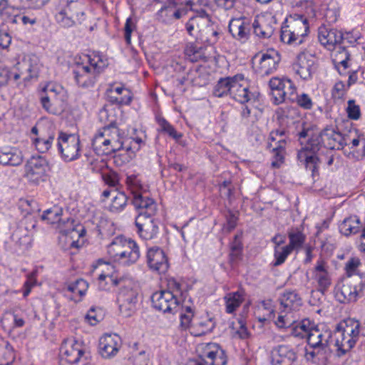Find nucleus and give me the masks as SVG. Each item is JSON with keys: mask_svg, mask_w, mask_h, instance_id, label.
<instances>
[{"mask_svg": "<svg viewBox=\"0 0 365 365\" xmlns=\"http://www.w3.org/2000/svg\"><path fill=\"white\" fill-rule=\"evenodd\" d=\"M309 135V131L303 130L299 133L301 144L303 145L305 142L306 143L299 151L298 158L314 176L319 162L317 152L322 146L330 150L341 149L347 145L349 139L333 127H327L320 133L312 135L307 140L306 138Z\"/></svg>", "mask_w": 365, "mask_h": 365, "instance_id": "nucleus-1", "label": "nucleus"}, {"mask_svg": "<svg viewBox=\"0 0 365 365\" xmlns=\"http://www.w3.org/2000/svg\"><path fill=\"white\" fill-rule=\"evenodd\" d=\"M361 262L357 257L349 258L344 269L349 279L339 282L334 288V296L341 303L355 302L361 297L365 289V274L359 273Z\"/></svg>", "mask_w": 365, "mask_h": 365, "instance_id": "nucleus-2", "label": "nucleus"}, {"mask_svg": "<svg viewBox=\"0 0 365 365\" xmlns=\"http://www.w3.org/2000/svg\"><path fill=\"white\" fill-rule=\"evenodd\" d=\"M332 332L324 326L312 327L305 348L304 357L307 361L317 364H325L328 359L329 346L332 344Z\"/></svg>", "mask_w": 365, "mask_h": 365, "instance_id": "nucleus-3", "label": "nucleus"}, {"mask_svg": "<svg viewBox=\"0 0 365 365\" xmlns=\"http://www.w3.org/2000/svg\"><path fill=\"white\" fill-rule=\"evenodd\" d=\"M107 65V59L99 53L85 56L83 61L77 62L73 68L74 78L77 85L83 88L93 87L98 76Z\"/></svg>", "mask_w": 365, "mask_h": 365, "instance_id": "nucleus-4", "label": "nucleus"}, {"mask_svg": "<svg viewBox=\"0 0 365 365\" xmlns=\"http://www.w3.org/2000/svg\"><path fill=\"white\" fill-rule=\"evenodd\" d=\"M107 253L114 262L129 267L137 262L140 257L138 243L131 238L117 236L107 246Z\"/></svg>", "mask_w": 365, "mask_h": 365, "instance_id": "nucleus-5", "label": "nucleus"}, {"mask_svg": "<svg viewBox=\"0 0 365 365\" xmlns=\"http://www.w3.org/2000/svg\"><path fill=\"white\" fill-rule=\"evenodd\" d=\"M123 132L110 125L99 129L92 138V147L98 155H110L123 147Z\"/></svg>", "mask_w": 365, "mask_h": 365, "instance_id": "nucleus-6", "label": "nucleus"}, {"mask_svg": "<svg viewBox=\"0 0 365 365\" xmlns=\"http://www.w3.org/2000/svg\"><path fill=\"white\" fill-rule=\"evenodd\" d=\"M187 34L202 43L214 44L217 41L218 32L209 15L203 10L189 19L185 24Z\"/></svg>", "mask_w": 365, "mask_h": 365, "instance_id": "nucleus-7", "label": "nucleus"}, {"mask_svg": "<svg viewBox=\"0 0 365 365\" xmlns=\"http://www.w3.org/2000/svg\"><path fill=\"white\" fill-rule=\"evenodd\" d=\"M39 69L38 57L34 54L25 55L11 71L0 68V87L10 80L22 78L24 81H29L38 76Z\"/></svg>", "mask_w": 365, "mask_h": 365, "instance_id": "nucleus-8", "label": "nucleus"}, {"mask_svg": "<svg viewBox=\"0 0 365 365\" xmlns=\"http://www.w3.org/2000/svg\"><path fill=\"white\" fill-rule=\"evenodd\" d=\"M360 334L365 336V329H361L360 323L351 319L346 320L345 325H341L332 335V343L336 348L337 354L342 356L350 351L359 340Z\"/></svg>", "mask_w": 365, "mask_h": 365, "instance_id": "nucleus-9", "label": "nucleus"}, {"mask_svg": "<svg viewBox=\"0 0 365 365\" xmlns=\"http://www.w3.org/2000/svg\"><path fill=\"white\" fill-rule=\"evenodd\" d=\"M309 30V22L306 21L305 17L290 14L281 26L280 39L288 45H300Z\"/></svg>", "mask_w": 365, "mask_h": 365, "instance_id": "nucleus-10", "label": "nucleus"}, {"mask_svg": "<svg viewBox=\"0 0 365 365\" xmlns=\"http://www.w3.org/2000/svg\"><path fill=\"white\" fill-rule=\"evenodd\" d=\"M86 17L81 3L76 0H61L55 15L56 22L64 28L81 24Z\"/></svg>", "mask_w": 365, "mask_h": 365, "instance_id": "nucleus-11", "label": "nucleus"}, {"mask_svg": "<svg viewBox=\"0 0 365 365\" xmlns=\"http://www.w3.org/2000/svg\"><path fill=\"white\" fill-rule=\"evenodd\" d=\"M84 344L75 338L63 340L60 347V365H86L87 356Z\"/></svg>", "mask_w": 365, "mask_h": 365, "instance_id": "nucleus-12", "label": "nucleus"}, {"mask_svg": "<svg viewBox=\"0 0 365 365\" xmlns=\"http://www.w3.org/2000/svg\"><path fill=\"white\" fill-rule=\"evenodd\" d=\"M182 289L179 283L174 282L173 290H161L155 292L151 297V302L154 309L163 313L175 314L179 309Z\"/></svg>", "mask_w": 365, "mask_h": 365, "instance_id": "nucleus-13", "label": "nucleus"}, {"mask_svg": "<svg viewBox=\"0 0 365 365\" xmlns=\"http://www.w3.org/2000/svg\"><path fill=\"white\" fill-rule=\"evenodd\" d=\"M58 148L65 162L76 160L81 156V144L78 135L61 133L58 138Z\"/></svg>", "mask_w": 365, "mask_h": 365, "instance_id": "nucleus-14", "label": "nucleus"}, {"mask_svg": "<svg viewBox=\"0 0 365 365\" xmlns=\"http://www.w3.org/2000/svg\"><path fill=\"white\" fill-rule=\"evenodd\" d=\"M138 297L137 287L131 281L126 282L117 297L120 312L123 316L130 317L135 312Z\"/></svg>", "mask_w": 365, "mask_h": 365, "instance_id": "nucleus-15", "label": "nucleus"}, {"mask_svg": "<svg viewBox=\"0 0 365 365\" xmlns=\"http://www.w3.org/2000/svg\"><path fill=\"white\" fill-rule=\"evenodd\" d=\"M59 244L63 250H70L71 248L78 249L83 245V238L85 236L86 230L83 227L80 229L73 227L72 223L68 220L66 222V228L58 226Z\"/></svg>", "mask_w": 365, "mask_h": 365, "instance_id": "nucleus-16", "label": "nucleus"}, {"mask_svg": "<svg viewBox=\"0 0 365 365\" xmlns=\"http://www.w3.org/2000/svg\"><path fill=\"white\" fill-rule=\"evenodd\" d=\"M197 351L207 365H225L227 363L225 351L216 343L200 344Z\"/></svg>", "mask_w": 365, "mask_h": 365, "instance_id": "nucleus-17", "label": "nucleus"}, {"mask_svg": "<svg viewBox=\"0 0 365 365\" xmlns=\"http://www.w3.org/2000/svg\"><path fill=\"white\" fill-rule=\"evenodd\" d=\"M48 165L41 156L31 158L26 166V177L31 182L38 185L47 179Z\"/></svg>", "mask_w": 365, "mask_h": 365, "instance_id": "nucleus-18", "label": "nucleus"}, {"mask_svg": "<svg viewBox=\"0 0 365 365\" xmlns=\"http://www.w3.org/2000/svg\"><path fill=\"white\" fill-rule=\"evenodd\" d=\"M258 58L256 65V72L262 76H267L274 72L281 61L279 53L275 49H269L264 53H259L255 56Z\"/></svg>", "mask_w": 365, "mask_h": 365, "instance_id": "nucleus-19", "label": "nucleus"}, {"mask_svg": "<svg viewBox=\"0 0 365 365\" xmlns=\"http://www.w3.org/2000/svg\"><path fill=\"white\" fill-rule=\"evenodd\" d=\"M87 163L91 165V169L96 172H101V178L109 187H116L119 184V177L116 172L104 168L106 167V163L100 157L91 156L89 154H85Z\"/></svg>", "mask_w": 365, "mask_h": 365, "instance_id": "nucleus-20", "label": "nucleus"}, {"mask_svg": "<svg viewBox=\"0 0 365 365\" xmlns=\"http://www.w3.org/2000/svg\"><path fill=\"white\" fill-rule=\"evenodd\" d=\"M292 70L304 81H309L316 71L314 58L309 53H300L292 63Z\"/></svg>", "mask_w": 365, "mask_h": 365, "instance_id": "nucleus-21", "label": "nucleus"}, {"mask_svg": "<svg viewBox=\"0 0 365 365\" xmlns=\"http://www.w3.org/2000/svg\"><path fill=\"white\" fill-rule=\"evenodd\" d=\"M146 262L151 271L159 274L165 273L169 267L168 259L164 250L158 246L148 248Z\"/></svg>", "mask_w": 365, "mask_h": 365, "instance_id": "nucleus-22", "label": "nucleus"}, {"mask_svg": "<svg viewBox=\"0 0 365 365\" xmlns=\"http://www.w3.org/2000/svg\"><path fill=\"white\" fill-rule=\"evenodd\" d=\"M230 97L241 104L250 102L256 98V95L249 89V83L242 74L234 76V83Z\"/></svg>", "mask_w": 365, "mask_h": 365, "instance_id": "nucleus-23", "label": "nucleus"}, {"mask_svg": "<svg viewBox=\"0 0 365 365\" xmlns=\"http://www.w3.org/2000/svg\"><path fill=\"white\" fill-rule=\"evenodd\" d=\"M121 346V338L116 334H106L99 339V354L104 359H111L116 356Z\"/></svg>", "mask_w": 365, "mask_h": 365, "instance_id": "nucleus-24", "label": "nucleus"}, {"mask_svg": "<svg viewBox=\"0 0 365 365\" xmlns=\"http://www.w3.org/2000/svg\"><path fill=\"white\" fill-rule=\"evenodd\" d=\"M297 353L289 345L281 344L274 346L271 351L272 365H295Z\"/></svg>", "mask_w": 365, "mask_h": 365, "instance_id": "nucleus-25", "label": "nucleus"}, {"mask_svg": "<svg viewBox=\"0 0 365 365\" xmlns=\"http://www.w3.org/2000/svg\"><path fill=\"white\" fill-rule=\"evenodd\" d=\"M329 265L322 259H319L313 269V279L317 282L319 292L324 293L332 284L331 274Z\"/></svg>", "mask_w": 365, "mask_h": 365, "instance_id": "nucleus-26", "label": "nucleus"}, {"mask_svg": "<svg viewBox=\"0 0 365 365\" xmlns=\"http://www.w3.org/2000/svg\"><path fill=\"white\" fill-rule=\"evenodd\" d=\"M39 93L43 94V102H48V98L55 102L56 106H62L64 108L67 92L61 84L56 82H48L41 88Z\"/></svg>", "mask_w": 365, "mask_h": 365, "instance_id": "nucleus-27", "label": "nucleus"}, {"mask_svg": "<svg viewBox=\"0 0 365 365\" xmlns=\"http://www.w3.org/2000/svg\"><path fill=\"white\" fill-rule=\"evenodd\" d=\"M320 43L329 51H334L343 41V33L336 29L321 26L318 29Z\"/></svg>", "mask_w": 365, "mask_h": 365, "instance_id": "nucleus-28", "label": "nucleus"}, {"mask_svg": "<svg viewBox=\"0 0 365 365\" xmlns=\"http://www.w3.org/2000/svg\"><path fill=\"white\" fill-rule=\"evenodd\" d=\"M135 225L139 236L144 240H150L157 237L159 227L152 217L138 215L135 218Z\"/></svg>", "mask_w": 365, "mask_h": 365, "instance_id": "nucleus-29", "label": "nucleus"}, {"mask_svg": "<svg viewBox=\"0 0 365 365\" xmlns=\"http://www.w3.org/2000/svg\"><path fill=\"white\" fill-rule=\"evenodd\" d=\"M274 18L270 15H257L252 22L254 33L260 38H268L274 33Z\"/></svg>", "mask_w": 365, "mask_h": 365, "instance_id": "nucleus-30", "label": "nucleus"}, {"mask_svg": "<svg viewBox=\"0 0 365 365\" xmlns=\"http://www.w3.org/2000/svg\"><path fill=\"white\" fill-rule=\"evenodd\" d=\"M175 0H170V3L163 6L155 14V19L159 22L170 24L175 19H179L184 14V11L177 9Z\"/></svg>", "mask_w": 365, "mask_h": 365, "instance_id": "nucleus-31", "label": "nucleus"}, {"mask_svg": "<svg viewBox=\"0 0 365 365\" xmlns=\"http://www.w3.org/2000/svg\"><path fill=\"white\" fill-rule=\"evenodd\" d=\"M286 142L282 134L278 132H271L268 139V146L274 152V160L272 161L273 168H279L283 162V150Z\"/></svg>", "mask_w": 365, "mask_h": 365, "instance_id": "nucleus-32", "label": "nucleus"}, {"mask_svg": "<svg viewBox=\"0 0 365 365\" xmlns=\"http://www.w3.org/2000/svg\"><path fill=\"white\" fill-rule=\"evenodd\" d=\"M101 197L103 201L111 197L110 202L108 204L107 207L109 211L114 213L122 212L127 205L128 197L123 192L105 190L102 192Z\"/></svg>", "mask_w": 365, "mask_h": 365, "instance_id": "nucleus-33", "label": "nucleus"}, {"mask_svg": "<svg viewBox=\"0 0 365 365\" xmlns=\"http://www.w3.org/2000/svg\"><path fill=\"white\" fill-rule=\"evenodd\" d=\"M141 192L133 195V203L135 207L138 210V215L141 214L145 217H152L157 211V204L148 196Z\"/></svg>", "mask_w": 365, "mask_h": 365, "instance_id": "nucleus-34", "label": "nucleus"}, {"mask_svg": "<svg viewBox=\"0 0 365 365\" xmlns=\"http://www.w3.org/2000/svg\"><path fill=\"white\" fill-rule=\"evenodd\" d=\"M30 138L32 145L36 150L41 153H45L48 151L54 140L53 134H49L46 136L43 133L39 130L36 126L31 128Z\"/></svg>", "mask_w": 365, "mask_h": 365, "instance_id": "nucleus-35", "label": "nucleus"}, {"mask_svg": "<svg viewBox=\"0 0 365 365\" xmlns=\"http://www.w3.org/2000/svg\"><path fill=\"white\" fill-rule=\"evenodd\" d=\"M258 106L259 103L257 101V98L250 101V102H246L242 104L240 116L244 124H252L258 120L262 113Z\"/></svg>", "mask_w": 365, "mask_h": 365, "instance_id": "nucleus-36", "label": "nucleus"}, {"mask_svg": "<svg viewBox=\"0 0 365 365\" xmlns=\"http://www.w3.org/2000/svg\"><path fill=\"white\" fill-rule=\"evenodd\" d=\"M99 267H102L101 273L99 274L98 287L102 290H109L111 287H115L120 284L121 279H118L117 277L110 272L113 269V267L107 263H100Z\"/></svg>", "mask_w": 365, "mask_h": 365, "instance_id": "nucleus-37", "label": "nucleus"}, {"mask_svg": "<svg viewBox=\"0 0 365 365\" xmlns=\"http://www.w3.org/2000/svg\"><path fill=\"white\" fill-rule=\"evenodd\" d=\"M229 31L234 38L245 41L250 33V21L245 17L233 19L229 24Z\"/></svg>", "mask_w": 365, "mask_h": 365, "instance_id": "nucleus-38", "label": "nucleus"}, {"mask_svg": "<svg viewBox=\"0 0 365 365\" xmlns=\"http://www.w3.org/2000/svg\"><path fill=\"white\" fill-rule=\"evenodd\" d=\"M23 163L21 150L14 147L0 148V164L3 165L18 166Z\"/></svg>", "mask_w": 365, "mask_h": 365, "instance_id": "nucleus-39", "label": "nucleus"}, {"mask_svg": "<svg viewBox=\"0 0 365 365\" xmlns=\"http://www.w3.org/2000/svg\"><path fill=\"white\" fill-rule=\"evenodd\" d=\"M255 316L261 322L274 319V305L271 299L259 302L255 309Z\"/></svg>", "mask_w": 365, "mask_h": 365, "instance_id": "nucleus-40", "label": "nucleus"}, {"mask_svg": "<svg viewBox=\"0 0 365 365\" xmlns=\"http://www.w3.org/2000/svg\"><path fill=\"white\" fill-rule=\"evenodd\" d=\"M282 308L296 312L302 306V298L295 291H285L280 297Z\"/></svg>", "mask_w": 365, "mask_h": 365, "instance_id": "nucleus-41", "label": "nucleus"}, {"mask_svg": "<svg viewBox=\"0 0 365 365\" xmlns=\"http://www.w3.org/2000/svg\"><path fill=\"white\" fill-rule=\"evenodd\" d=\"M289 239L288 246L294 252L298 253L303 247L307 237L301 227H292L287 232Z\"/></svg>", "mask_w": 365, "mask_h": 365, "instance_id": "nucleus-42", "label": "nucleus"}, {"mask_svg": "<svg viewBox=\"0 0 365 365\" xmlns=\"http://www.w3.org/2000/svg\"><path fill=\"white\" fill-rule=\"evenodd\" d=\"M125 182L133 196L145 192L148 190V186L143 182L141 176L135 173H128Z\"/></svg>", "mask_w": 365, "mask_h": 365, "instance_id": "nucleus-43", "label": "nucleus"}, {"mask_svg": "<svg viewBox=\"0 0 365 365\" xmlns=\"http://www.w3.org/2000/svg\"><path fill=\"white\" fill-rule=\"evenodd\" d=\"M108 91L110 94H115V96L112 97L120 104L128 105L131 102L132 93L123 84H111Z\"/></svg>", "mask_w": 365, "mask_h": 365, "instance_id": "nucleus-44", "label": "nucleus"}, {"mask_svg": "<svg viewBox=\"0 0 365 365\" xmlns=\"http://www.w3.org/2000/svg\"><path fill=\"white\" fill-rule=\"evenodd\" d=\"M245 300V292L237 290L230 292L224 297L225 304V311L228 314L234 313L238 309Z\"/></svg>", "mask_w": 365, "mask_h": 365, "instance_id": "nucleus-45", "label": "nucleus"}, {"mask_svg": "<svg viewBox=\"0 0 365 365\" xmlns=\"http://www.w3.org/2000/svg\"><path fill=\"white\" fill-rule=\"evenodd\" d=\"M287 79V78L274 77L272 78L269 81V85L272 91L271 94L275 104H279L284 101L285 93L283 91V89Z\"/></svg>", "mask_w": 365, "mask_h": 365, "instance_id": "nucleus-46", "label": "nucleus"}, {"mask_svg": "<svg viewBox=\"0 0 365 365\" xmlns=\"http://www.w3.org/2000/svg\"><path fill=\"white\" fill-rule=\"evenodd\" d=\"M334 50L332 56L337 69L341 75L345 74L346 69L349 67V54L341 44Z\"/></svg>", "mask_w": 365, "mask_h": 365, "instance_id": "nucleus-47", "label": "nucleus"}, {"mask_svg": "<svg viewBox=\"0 0 365 365\" xmlns=\"http://www.w3.org/2000/svg\"><path fill=\"white\" fill-rule=\"evenodd\" d=\"M297 320V314L294 312L282 308L278 314L274 324L278 329H286L296 323Z\"/></svg>", "mask_w": 365, "mask_h": 365, "instance_id": "nucleus-48", "label": "nucleus"}, {"mask_svg": "<svg viewBox=\"0 0 365 365\" xmlns=\"http://www.w3.org/2000/svg\"><path fill=\"white\" fill-rule=\"evenodd\" d=\"M88 288V282L83 279L70 282L66 287L67 290L73 294L72 299L76 302H80L83 297L86 295Z\"/></svg>", "mask_w": 365, "mask_h": 365, "instance_id": "nucleus-49", "label": "nucleus"}, {"mask_svg": "<svg viewBox=\"0 0 365 365\" xmlns=\"http://www.w3.org/2000/svg\"><path fill=\"white\" fill-rule=\"evenodd\" d=\"M359 228L360 220L356 215H351L344 218L339 225V232L345 236L357 233Z\"/></svg>", "mask_w": 365, "mask_h": 365, "instance_id": "nucleus-50", "label": "nucleus"}, {"mask_svg": "<svg viewBox=\"0 0 365 365\" xmlns=\"http://www.w3.org/2000/svg\"><path fill=\"white\" fill-rule=\"evenodd\" d=\"M215 327L213 319L206 314L201 317L197 322L192 325L193 334L201 336L211 331Z\"/></svg>", "mask_w": 365, "mask_h": 365, "instance_id": "nucleus-51", "label": "nucleus"}, {"mask_svg": "<svg viewBox=\"0 0 365 365\" xmlns=\"http://www.w3.org/2000/svg\"><path fill=\"white\" fill-rule=\"evenodd\" d=\"M62 209L59 207L54 206L51 209L45 210L42 215V219L46 220L48 223L55 225L56 224V229L58 230V226L63 227L66 224V222L61 221V216L62 215Z\"/></svg>", "mask_w": 365, "mask_h": 365, "instance_id": "nucleus-52", "label": "nucleus"}, {"mask_svg": "<svg viewBox=\"0 0 365 365\" xmlns=\"http://www.w3.org/2000/svg\"><path fill=\"white\" fill-rule=\"evenodd\" d=\"M14 359V348L7 341L0 340V365H9Z\"/></svg>", "mask_w": 365, "mask_h": 365, "instance_id": "nucleus-53", "label": "nucleus"}, {"mask_svg": "<svg viewBox=\"0 0 365 365\" xmlns=\"http://www.w3.org/2000/svg\"><path fill=\"white\" fill-rule=\"evenodd\" d=\"M315 326L309 320L303 319L296 323L292 327V334L297 337L307 338L312 330V327Z\"/></svg>", "mask_w": 365, "mask_h": 365, "instance_id": "nucleus-54", "label": "nucleus"}, {"mask_svg": "<svg viewBox=\"0 0 365 365\" xmlns=\"http://www.w3.org/2000/svg\"><path fill=\"white\" fill-rule=\"evenodd\" d=\"M234 83V76L220 78L213 90V95L220 98L225 95H231V89Z\"/></svg>", "mask_w": 365, "mask_h": 365, "instance_id": "nucleus-55", "label": "nucleus"}, {"mask_svg": "<svg viewBox=\"0 0 365 365\" xmlns=\"http://www.w3.org/2000/svg\"><path fill=\"white\" fill-rule=\"evenodd\" d=\"M297 7L299 9V13H294L293 14L305 17L307 22H308L309 19H312L315 17L316 6L313 1H300Z\"/></svg>", "mask_w": 365, "mask_h": 365, "instance_id": "nucleus-56", "label": "nucleus"}, {"mask_svg": "<svg viewBox=\"0 0 365 365\" xmlns=\"http://www.w3.org/2000/svg\"><path fill=\"white\" fill-rule=\"evenodd\" d=\"M292 252V249L287 245L284 246H274L272 264L274 266L282 264Z\"/></svg>", "mask_w": 365, "mask_h": 365, "instance_id": "nucleus-57", "label": "nucleus"}, {"mask_svg": "<svg viewBox=\"0 0 365 365\" xmlns=\"http://www.w3.org/2000/svg\"><path fill=\"white\" fill-rule=\"evenodd\" d=\"M185 54L192 62H197L205 58L204 49L202 47H197L193 43L186 45Z\"/></svg>", "mask_w": 365, "mask_h": 365, "instance_id": "nucleus-58", "label": "nucleus"}, {"mask_svg": "<svg viewBox=\"0 0 365 365\" xmlns=\"http://www.w3.org/2000/svg\"><path fill=\"white\" fill-rule=\"evenodd\" d=\"M323 18L329 24L335 23L339 16V7L336 2H331L323 9Z\"/></svg>", "mask_w": 365, "mask_h": 365, "instance_id": "nucleus-59", "label": "nucleus"}, {"mask_svg": "<svg viewBox=\"0 0 365 365\" xmlns=\"http://www.w3.org/2000/svg\"><path fill=\"white\" fill-rule=\"evenodd\" d=\"M156 120L160 127V131L167 133L175 140H178L182 137V134L178 133L174 127L164 118L158 116L156 118Z\"/></svg>", "mask_w": 365, "mask_h": 365, "instance_id": "nucleus-60", "label": "nucleus"}, {"mask_svg": "<svg viewBox=\"0 0 365 365\" xmlns=\"http://www.w3.org/2000/svg\"><path fill=\"white\" fill-rule=\"evenodd\" d=\"M292 103H296L300 108L304 110H310L313 108L314 102L312 98L305 93H298Z\"/></svg>", "mask_w": 365, "mask_h": 365, "instance_id": "nucleus-61", "label": "nucleus"}, {"mask_svg": "<svg viewBox=\"0 0 365 365\" xmlns=\"http://www.w3.org/2000/svg\"><path fill=\"white\" fill-rule=\"evenodd\" d=\"M39 99L40 103L41 104L42 108L48 113L57 115L60 114L64 109L62 106H57L55 105V102H53L51 99L48 98V102H43V94L39 93Z\"/></svg>", "mask_w": 365, "mask_h": 365, "instance_id": "nucleus-62", "label": "nucleus"}, {"mask_svg": "<svg viewBox=\"0 0 365 365\" xmlns=\"http://www.w3.org/2000/svg\"><path fill=\"white\" fill-rule=\"evenodd\" d=\"M283 91L285 93L284 100L287 98L291 102H292L298 95L296 86L294 82L288 78L287 81H285Z\"/></svg>", "mask_w": 365, "mask_h": 365, "instance_id": "nucleus-63", "label": "nucleus"}, {"mask_svg": "<svg viewBox=\"0 0 365 365\" xmlns=\"http://www.w3.org/2000/svg\"><path fill=\"white\" fill-rule=\"evenodd\" d=\"M24 221L21 220L17 226V228L13 232L11 235L12 240L17 242L21 243V241L28 236V230L24 227Z\"/></svg>", "mask_w": 365, "mask_h": 365, "instance_id": "nucleus-64", "label": "nucleus"}]
</instances>
